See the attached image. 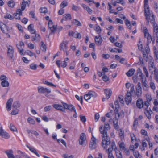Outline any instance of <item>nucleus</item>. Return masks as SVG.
Listing matches in <instances>:
<instances>
[{
	"instance_id": "393cba45",
	"label": "nucleus",
	"mask_w": 158,
	"mask_h": 158,
	"mask_svg": "<svg viewBox=\"0 0 158 158\" xmlns=\"http://www.w3.org/2000/svg\"><path fill=\"white\" fill-rule=\"evenodd\" d=\"M27 146L31 152L35 154L38 157H39L40 156V155L37 153L36 150L35 149L33 148L29 147L28 145H27Z\"/></svg>"
},
{
	"instance_id": "6e6552de",
	"label": "nucleus",
	"mask_w": 158,
	"mask_h": 158,
	"mask_svg": "<svg viewBox=\"0 0 158 158\" xmlns=\"http://www.w3.org/2000/svg\"><path fill=\"white\" fill-rule=\"evenodd\" d=\"M96 138L92 135L89 144V148L91 150L95 149L96 148Z\"/></svg>"
},
{
	"instance_id": "0e129e2a",
	"label": "nucleus",
	"mask_w": 158,
	"mask_h": 158,
	"mask_svg": "<svg viewBox=\"0 0 158 158\" xmlns=\"http://www.w3.org/2000/svg\"><path fill=\"white\" fill-rule=\"evenodd\" d=\"M62 157L64 158H73V156L72 155L69 156L68 154H63Z\"/></svg>"
},
{
	"instance_id": "a19ab883",
	"label": "nucleus",
	"mask_w": 158,
	"mask_h": 158,
	"mask_svg": "<svg viewBox=\"0 0 158 158\" xmlns=\"http://www.w3.org/2000/svg\"><path fill=\"white\" fill-rule=\"evenodd\" d=\"M118 144L120 150L121 151L123 150H124L126 148L125 147V144L124 142H121L120 143L119 142L118 143Z\"/></svg>"
},
{
	"instance_id": "052dcab7",
	"label": "nucleus",
	"mask_w": 158,
	"mask_h": 158,
	"mask_svg": "<svg viewBox=\"0 0 158 158\" xmlns=\"http://www.w3.org/2000/svg\"><path fill=\"white\" fill-rule=\"evenodd\" d=\"M116 154L117 158H123L121 153L120 151H118V152H116Z\"/></svg>"
},
{
	"instance_id": "7ed1b4c3",
	"label": "nucleus",
	"mask_w": 158,
	"mask_h": 158,
	"mask_svg": "<svg viewBox=\"0 0 158 158\" xmlns=\"http://www.w3.org/2000/svg\"><path fill=\"white\" fill-rule=\"evenodd\" d=\"M117 148L114 141H112L111 143V147L109 148L108 149L106 150V152H108V158H114L111 152L113 149L115 150Z\"/></svg>"
},
{
	"instance_id": "7c9ffc66",
	"label": "nucleus",
	"mask_w": 158,
	"mask_h": 158,
	"mask_svg": "<svg viewBox=\"0 0 158 158\" xmlns=\"http://www.w3.org/2000/svg\"><path fill=\"white\" fill-rule=\"evenodd\" d=\"M7 80H5V81H2L1 83V86L2 87H8L9 86V83L7 81Z\"/></svg>"
},
{
	"instance_id": "4be33fe9",
	"label": "nucleus",
	"mask_w": 158,
	"mask_h": 158,
	"mask_svg": "<svg viewBox=\"0 0 158 158\" xmlns=\"http://www.w3.org/2000/svg\"><path fill=\"white\" fill-rule=\"evenodd\" d=\"M106 96V98L108 99L111 96L112 93V91L109 89H106L104 90Z\"/></svg>"
},
{
	"instance_id": "37998d69",
	"label": "nucleus",
	"mask_w": 158,
	"mask_h": 158,
	"mask_svg": "<svg viewBox=\"0 0 158 158\" xmlns=\"http://www.w3.org/2000/svg\"><path fill=\"white\" fill-rule=\"evenodd\" d=\"M88 94L90 97V98H94L97 96L95 93L93 91H90L88 93Z\"/></svg>"
},
{
	"instance_id": "69168bd1",
	"label": "nucleus",
	"mask_w": 158,
	"mask_h": 158,
	"mask_svg": "<svg viewBox=\"0 0 158 158\" xmlns=\"http://www.w3.org/2000/svg\"><path fill=\"white\" fill-rule=\"evenodd\" d=\"M102 80L105 82H107L109 80V77L106 75L102 77Z\"/></svg>"
},
{
	"instance_id": "aec40b11",
	"label": "nucleus",
	"mask_w": 158,
	"mask_h": 158,
	"mask_svg": "<svg viewBox=\"0 0 158 158\" xmlns=\"http://www.w3.org/2000/svg\"><path fill=\"white\" fill-rule=\"evenodd\" d=\"M137 74L138 77L140 78L142 80L146 79L144 75L142 73L141 69L139 68H138L137 69Z\"/></svg>"
},
{
	"instance_id": "4c0bfd02",
	"label": "nucleus",
	"mask_w": 158,
	"mask_h": 158,
	"mask_svg": "<svg viewBox=\"0 0 158 158\" xmlns=\"http://www.w3.org/2000/svg\"><path fill=\"white\" fill-rule=\"evenodd\" d=\"M119 136L121 140H123L124 138V131L120 130V131L119 133Z\"/></svg>"
},
{
	"instance_id": "864d4df0",
	"label": "nucleus",
	"mask_w": 158,
	"mask_h": 158,
	"mask_svg": "<svg viewBox=\"0 0 158 158\" xmlns=\"http://www.w3.org/2000/svg\"><path fill=\"white\" fill-rule=\"evenodd\" d=\"M8 5L9 7L12 8L14 6V2L13 0L9 1L8 2Z\"/></svg>"
},
{
	"instance_id": "1a4fd4ad",
	"label": "nucleus",
	"mask_w": 158,
	"mask_h": 158,
	"mask_svg": "<svg viewBox=\"0 0 158 158\" xmlns=\"http://www.w3.org/2000/svg\"><path fill=\"white\" fill-rule=\"evenodd\" d=\"M144 14L146 17V19L148 20L149 17L152 15V13H151L149 10V8L148 5L144 6Z\"/></svg>"
},
{
	"instance_id": "f03ea898",
	"label": "nucleus",
	"mask_w": 158,
	"mask_h": 158,
	"mask_svg": "<svg viewBox=\"0 0 158 158\" xmlns=\"http://www.w3.org/2000/svg\"><path fill=\"white\" fill-rule=\"evenodd\" d=\"M38 92L40 94H44L46 97L48 96V94L51 93V90L47 88L42 86H38L37 88Z\"/></svg>"
},
{
	"instance_id": "2eb2a0df",
	"label": "nucleus",
	"mask_w": 158,
	"mask_h": 158,
	"mask_svg": "<svg viewBox=\"0 0 158 158\" xmlns=\"http://www.w3.org/2000/svg\"><path fill=\"white\" fill-rule=\"evenodd\" d=\"M52 106L57 110L64 112H65V110L63 108L64 107L60 105L55 104L52 105Z\"/></svg>"
},
{
	"instance_id": "f704fd0d",
	"label": "nucleus",
	"mask_w": 158,
	"mask_h": 158,
	"mask_svg": "<svg viewBox=\"0 0 158 158\" xmlns=\"http://www.w3.org/2000/svg\"><path fill=\"white\" fill-rule=\"evenodd\" d=\"M40 43L41 44V49L43 52H45L46 50V45L44 44L43 41H41Z\"/></svg>"
},
{
	"instance_id": "49530a36",
	"label": "nucleus",
	"mask_w": 158,
	"mask_h": 158,
	"mask_svg": "<svg viewBox=\"0 0 158 158\" xmlns=\"http://www.w3.org/2000/svg\"><path fill=\"white\" fill-rule=\"evenodd\" d=\"M67 2L65 1H64L60 5V6L62 8H64L67 6Z\"/></svg>"
},
{
	"instance_id": "bf43d9fd",
	"label": "nucleus",
	"mask_w": 158,
	"mask_h": 158,
	"mask_svg": "<svg viewBox=\"0 0 158 158\" xmlns=\"http://www.w3.org/2000/svg\"><path fill=\"white\" fill-rule=\"evenodd\" d=\"M142 54L144 59L146 61H148V53L142 52Z\"/></svg>"
},
{
	"instance_id": "5fc2aeb1",
	"label": "nucleus",
	"mask_w": 158,
	"mask_h": 158,
	"mask_svg": "<svg viewBox=\"0 0 158 158\" xmlns=\"http://www.w3.org/2000/svg\"><path fill=\"white\" fill-rule=\"evenodd\" d=\"M94 30L98 33V34H99L101 31V29L100 27L99 26H97L96 27Z\"/></svg>"
},
{
	"instance_id": "f3484780",
	"label": "nucleus",
	"mask_w": 158,
	"mask_h": 158,
	"mask_svg": "<svg viewBox=\"0 0 158 158\" xmlns=\"http://www.w3.org/2000/svg\"><path fill=\"white\" fill-rule=\"evenodd\" d=\"M143 102L141 98H139L137 101L136 105L139 109L142 108L143 107Z\"/></svg>"
},
{
	"instance_id": "4468645a",
	"label": "nucleus",
	"mask_w": 158,
	"mask_h": 158,
	"mask_svg": "<svg viewBox=\"0 0 158 158\" xmlns=\"http://www.w3.org/2000/svg\"><path fill=\"white\" fill-rule=\"evenodd\" d=\"M126 103L128 105L131 101V94L130 92H127L125 98Z\"/></svg>"
},
{
	"instance_id": "dca6fc26",
	"label": "nucleus",
	"mask_w": 158,
	"mask_h": 158,
	"mask_svg": "<svg viewBox=\"0 0 158 158\" xmlns=\"http://www.w3.org/2000/svg\"><path fill=\"white\" fill-rule=\"evenodd\" d=\"M102 39L101 35L98 36H96L95 38V43L97 45L100 46L101 45L102 41Z\"/></svg>"
},
{
	"instance_id": "b1692460",
	"label": "nucleus",
	"mask_w": 158,
	"mask_h": 158,
	"mask_svg": "<svg viewBox=\"0 0 158 158\" xmlns=\"http://www.w3.org/2000/svg\"><path fill=\"white\" fill-rule=\"evenodd\" d=\"M141 88H136V95L138 98L140 97L142 95Z\"/></svg>"
},
{
	"instance_id": "a18cd8bd",
	"label": "nucleus",
	"mask_w": 158,
	"mask_h": 158,
	"mask_svg": "<svg viewBox=\"0 0 158 158\" xmlns=\"http://www.w3.org/2000/svg\"><path fill=\"white\" fill-rule=\"evenodd\" d=\"M27 121L28 122L31 124H34L35 123V121L30 117H29L27 119Z\"/></svg>"
},
{
	"instance_id": "3c124183",
	"label": "nucleus",
	"mask_w": 158,
	"mask_h": 158,
	"mask_svg": "<svg viewBox=\"0 0 158 158\" xmlns=\"http://www.w3.org/2000/svg\"><path fill=\"white\" fill-rule=\"evenodd\" d=\"M25 53L27 54V55H29L31 57L34 56L35 55V53L32 52L31 51L29 50L26 51L25 52Z\"/></svg>"
},
{
	"instance_id": "4d7b16f0",
	"label": "nucleus",
	"mask_w": 158,
	"mask_h": 158,
	"mask_svg": "<svg viewBox=\"0 0 158 158\" xmlns=\"http://www.w3.org/2000/svg\"><path fill=\"white\" fill-rule=\"evenodd\" d=\"M73 23L78 26H81V24L80 22L76 19H74L73 21Z\"/></svg>"
},
{
	"instance_id": "cd10ccee",
	"label": "nucleus",
	"mask_w": 158,
	"mask_h": 158,
	"mask_svg": "<svg viewBox=\"0 0 158 158\" xmlns=\"http://www.w3.org/2000/svg\"><path fill=\"white\" fill-rule=\"evenodd\" d=\"M0 27L2 32L5 33V30L7 29L6 25L1 22H0Z\"/></svg>"
},
{
	"instance_id": "20e7f679",
	"label": "nucleus",
	"mask_w": 158,
	"mask_h": 158,
	"mask_svg": "<svg viewBox=\"0 0 158 158\" xmlns=\"http://www.w3.org/2000/svg\"><path fill=\"white\" fill-rule=\"evenodd\" d=\"M110 128V126L108 123L105 124L104 126L103 127V126H101L99 128V131L101 134L102 135H104L106 133V135H107V131Z\"/></svg>"
},
{
	"instance_id": "39448f33",
	"label": "nucleus",
	"mask_w": 158,
	"mask_h": 158,
	"mask_svg": "<svg viewBox=\"0 0 158 158\" xmlns=\"http://www.w3.org/2000/svg\"><path fill=\"white\" fill-rule=\"evenodd\" d=\"M68 42L66 41H63L60 45V49L61 51H63L64 52L66 53V55H68V54L67 51V46Z\"/></svg>"
},
{
	"instance_id": "603ef678",
	"label": "nucleus",
	"mask_w": 158,
	"mask_h": 158,
	"mask_svg": "<svg viewBox=\"0 0 158 158\" xmlns=\"http://www.w3.org/2000/svg\"><path fill=\"white\" fill-rule=\"evenodd\" d=\"M40 12L42 13H46L47 12V10L46 8H41L39 9Z\"/></svg>"
},
{
	"instance_id": "680f3d73",
	"label": "nucleus",
	"mask_w": 158,
	"mask_h": 158,
	"mask_svg": "<svg viewBox=\"0 0 158 158\" xmlns=\"http://www.w3.org/2000/svg\"><path fill=\"white\" fill-rule=\"evenodd\" d=\"M44 83L48 85L56 87V86L55 85L53 84L52 83L49 82L47 81H46L44 82Z\"/></svg>"
},
{
	"instance_id": "c9c22d12",
	"label": "nucleus",
	"mask_w": 158,
	"mask_h": 158,
	"mask_svg": "<svg viewBox=\"0 0 158 158\" xmlns=\"http://www.w3.org/2000/svg\"><path fill=\"white\" fill-rule=\"evenodd\" d=\"M146 116L147 117L148 119H150L151 118V113H152V111L150 110V111L148 110H146L145 112Z\"/></svg>"
},
{
	"instance_id": "f257e3e1",
	"label": "nucleus",
	"mask_w": 158,
	"mask_h": 158,
	"mask_svg": "<svg viewBox=\"0 0 158 158\" xmlns=\"http://www.w3.org/2000/svg\"><path fill=\"white\" fill-rule=\"evenodd\" d=\"M102 146L104 149H106L111 144L110 138L108 136V135H106V133H105L104 135H102Z\"/></svg>"
},
{
	"instance_id": "9d476101",
	"label": "nucleus",
	"mask_w": 158,
	"mask_h": 158,
	"mask_svg": "<svg viewBox=\"0 0 158 158\" xmlns=\"http://www.w3.org/2000/svg\"><path fill=\"white\" fill-rule=\"evenodd\" d=\"M7 55L8 57L11 59H12L13 57L14 53V49L13 47L10 45L7 46Z\"/></svg>"
},
{
	"instance_id": "e2e57ef3",
	"label": "nucleus",
	"mask_w": 158,
	"mask_h": 158,
	"mask_svg": "<svg viewBox=\"0 0 158 158\" xmlns=\"http://www.w3.org/2000/svg\"><path fill=\"white\" fill-rule=\"evenodd\" d=\"M148 44L151 43L152 41V37L151 35H149L147 37Z\"/></svg>"
},
{
	"instance_id": "6ab92c4d",
	"label": "nucleus",
	"mask_w": 158,
	"mask_h": 158,
	"mask_svg": "<svg viewBox=\"0 0 158 158\" xmlns=\"http://www.w3.org/2000/svg\"><path fill=\"white\" fill-rule=\"evenodd\" d=\"M13 100L12 98L9 99L6 103V108L8 111H9L11 110V106Z\"/></svg>"
},
{
	"instance_id": "338daca9",
	"label": "nucleus",
	"mask_w": 158,
	"mask_h": 158,
	"mask_svg": "<svg viewBox=\"0 0 158 158\" xmlns=\"http://www.w3.org/2000/svg\"><path fill=\"white\" fill-rule=\"evenodd\" d=\"M143 33L145 37H146V36H148L149 35V34L148 32V31L147 28L143 30Z\"/></svg>"
},
{
	"instance_id": "58836bf2",
	"label": "nucleus",
	"mask_w": 158,
	"mask_h": 158,
	"mask_svg": "<svg viewBox=\"0 0 158 158\" xmlns=\"http://www.w3.org/2000/svg\"><path fill=\"white\" fill-rule=\"evenodd\" d=\"M10 129L13 132H17V130L15 126L13 124H11L10 126Z\"/></svg>"
},
{
	"instance_id": "bb28decb",
	"label": "nucleus",
	"mask_w": 158,
	"mask_h": 158,
	"mask_svg": "<svg viewBox=\"0 0 158 158\" xmlns=\"http://www.w3.org/2000/svg\"><path fill=\"white\" fill-rule=\"evenodd\" d=\"M153 27L154 33L156 35L157 37L158 35V26L156 23L153 25Z\"/></svg>"
},
{
	"instance_id": "9b49d317",
	"label": "nucleus",
	"mask_w": 158,
	"mask_h": 158,
	"mask_svg": "<svg viewBox=\"0 0 158 158\" xmlns=\"http://www.w3.org/2000/svg\"><path fill=\"white\" fill-rule=\"evenodd\" d=\"M62 104L64 109H67L71 111H72L75 109L74 106L72 105H68L64 102H62Z\"/></svg>"
},
{
	"instance_id": "13d9d810",
	"label": "nucleus",
	"mask_w": 158,
	"mask_h": 158,
	"mask_svg": "<svg viewBox=\"0 0 158 158\" xmlns=\"http://www.w3.org/2000/svg\"><path fill=\"white\" fill-rule=\"evenodd\" d=\"M146 79L143 80H142L141 82L142 84V85L143 86V87H145L146 88H148V85L146 83Z\"/></svg>"
},
{
	"instance_id": "774afa93",
	"label": "nucleus",
	"mask_w": 158,
	"mask_h": 158,
	"mask_svg": "<svg viewBox=\"0 0 158 158\" xmlns=\"http://www.w3.org/2000/svg\"><path fill=\"white\" fill-rule=\"evenodd\" d=\"M142 52L149 53V48L148 45H147L145 47V50H144Z\"/></svg>"
},
{
	"instance_id": "5701e85b",
	"label": "nucleus",
	"mask_w": 158,
	"mask_h": 158,
	"mask_svg": "<svg viewBox=\"0 0 158 158\" xmlns=\"http://www.w3.org/2000/svg\"><path fill=\"white\" fill-rule=\"evenodd\" d=\"M63 16V17L61 20V23H63V20H71V15L69 14H65Z\"/></svg>"
},
{
	"instance_id": "c03bdc74",
	"label": "nucleus",
	"mask_w": 158,
	"mask_h": 158,
	"mask_svg": "<svg viewBox=\"0 0 158 158\" xmlns=\"http://www.w3.org/2000/svg\"><path fill=\"white\" fill-rule=\"evenodd\" d=\"M19 111V110L18 109H14L13 108V110L11 112V114L13 115H16L18 113Z\"/></svg>"
},
{
	"instance_id": "423d86ee",
	"label": "nucleus",
	"mask_w": 158,
	"mask_h": 158,
	"mask_svg": "<svg viewBox=\"0 0 158 158\" xmlns=\"http://www.w3.org/2000/svg\"><path fill=\"white\" fill-rule=\"evenodd\" d=\"M0 136L5 139H8L10 137L9 134L5 131L2 128V127L0 124Z\"/></svg>"
},
{
	"instance_id": "de8ad7c7",
	"label": "nucleus",
	"mask_w": 158,
	"mask_h": 158,
	"mask_svg": "<svg viewBox=\"0 0 158 158\" xmlns=\"http://www.w3.org/2000/svg\"><path fill=\"white\" fill-rule=\"evenodd\" d=\"M51 109L52 106H47L44 107V111L45 112H47L50 110Z\"/></svg>"
},
{
	"instance_id": "6e6d98bb",
	"label": "nucleus",
	"mask_w": 158,
	"mask_h": 158,
	"mask_svg": "<svg viewBox=\"0 0 158 158\" xmlns=\"http://www.w3.org/2000/svg\"><path fill=\"white\" fill-rule=\"evenodd\" d=\"M80 118L81 121L83 123H85L86 121V119L85 116H83L81 115H80Z\"/></svg>"
},
{
	"instance_id": "8fccbe9b",
	"label": "nucleus",
	"mask_w": 158,
	"mask_h": 158,
	"mask_svg": "<svg viewBox=\"0 0 158 158\" xmlns=\"http://www.w3.org/2000/svg\"><path fill=\"white\" fill-rule=\"evenodd\" d=\"M143 70L144 73L145 74L146 77H149V73L148 71V70L147 68H146L145 66H143Z\"/></svg>"
},
{
	"instance_id": "473e14b6",
	"label": "nucleus",
	"mask_w": 158,
	"mask_h": 158,
	"mask_svg": "<svg viewBox=\"0 0 158 158\" xmlns=\"http://www.w3.org/2000/svg\"><path fill=\"white\" fill-rule=\"evenodd\" d=\"M20 104L18 101L15 102L13 104L12 107L14 109H17L20 107Z\"/></svg>"
},
{
	"instance_id": "79ce46f5",
	"label": "nucleus",
	"mask_w": 158,
	"mask_h": 158,
	"mask_svg": "<svg viewBox=\"0 0 158 158\" xmlns=\"http://www.w3.org/2000/svg\"><path fill=\"white\" fill-rule=\"evenodd\" d=\"M114 128L115 129H118L119 128V126L118 124V120L117 119H115L113 121Z\"/></svg>"
},
{
	"instance_id": "0eeeda50",
	"label": "nucleus",
	"mask_w": 158,
	"mask_h": 158,
	"mask_svg": "<svg viewBox=\"0 0 158 158\" xmlns=\"http://www.w3.org/2000/svg\"><path fill=\"white\" fill-rule=\"evenodd\" d=\"M5 153L7 155L8 158H21L18 155H16L15 156L13 154V152L12 150L10 149L5 151Z\"/></svg>"
},
{
	"instance_id": "09e8293b",
	"label": "nucleus",
	"mask_w": 158,
	"mask_h": 158,
	"mask_svg": "<svg viewBox=\"0 0 158 158\" xmlns=\"http://www.w3.org/2000/svg\"><path fill=\"white\" fill-rule=\"evenodd\" d=\"M146 101L150 102L152 99V98L151 95L149 94H147L146 95Z\"/></svg>"
},
{
	"instance_id": "a878e982",
	"label": "nucleus",
	"mask_w": 158,
	"mask_h": 158,
	"mask_svg": "<svg viewBox=\"0 0 158 158\" xmlns=\"http://www.w3.org/2000/svg\"><path fill=\"white\" fill-rule=\"evenodd\" d=\"M156 70V68L155 67L154 63L153 62H150L149 64V71L152 70V69Z\"/></svg>"
},
{
	"instance_id": "a211bd4d",
	"label": "nucleus",
	"mask_w": 158,
	"mask_h": 158,
	"mask_svg": "<svg viewBox=\"0 0 158 158\" xmlns=\"http://www.w3.org/2000/svg\"><path fill=\"white\" fill-rule=\"evenodd\" d=\"M22 9H18L16 11V13H15L14 15V17L16 19H20V15H22Z\"/></svg>"
},
{
	"instance_id": "c756f323",
	"label": "nucleus",
	"mask_w": 158,
	"mask_h": 158,
	"mask_svg": "<svg viewBox=\"0 0 158 158\" xmlns=\"http://www.w3.org/2000/svg\"><path fill=\"white\" fill-rule=\"evenodd\" d=\"M135 69H131L126 73V74L128 77H130L132 76L135 72Z\"/></svg>"
},
{
	"instance_id": "412c9836",
	"label": "nucleus",
	"mask_w": 158,
	"mask_h": 158,
	"mask_svg": "<svg viewBox=\"0 0 158 158\" xmlns=\"http://www.w3.org/2000/svg\"><path fill=\"white\" fill-rule=\"evenodd\" d=\"M153 50L155 60L158 62V51L155 46L153 47Z\"/></svg>"
},
{
	"instance_id": "ddd939ff",
	"label": "nucleus",
	"mask_w": 158,
	"mask_h": 158,
	"mask_svg": "<svg viewBox=\"0 0 158 158\" xmlns=\"http://www.w3.org/2000/svg\"><path fill=\"white\" fill-rule=\"evenodd\" d=\"M86 140V136L85 134L82 133L81 134L79 139V144L80 145H83L84 144Z\"/></svg>"
},
{
	"instance_id": "f8f14e48",
	"label": "nucleus",
	"mask_w": 158,
	"mask_h": 158,
	"mask_svg": "<svg viewBox=\"0 0 158 158\" xmlns=\"http://www.w3.org/2000/svg\"><path fill=\"white\" fill-rule=\"evenodd\" d=\"M48 27L51 31V33H50V34L51 33H54L55 32L56 29V27L55 25H53L52 22L51 20L49 21Z\"/></svg>"
},
{
	"instance_id": "c85d7f7f",
	"label": "nucleus",
	"mask_w": 158,
	"mask_h": 158,
	"mask_svg": "<svg viewBox=\"0 0 158 158\" xmlns=\"http://www.w3.org/2000/svg\"><path fill=\"white\" fill-rule=\"evenodd\" d=\"M149 19L150 20L151 23L153 25L154 24V23H156L155 22V19L154 17V15L152 14V15H151L149 17L148 19V20H147L148 21L147 22V23L148 25L149 24Z\"/></svg>"
},
{
	"instance_id": "2f4dec72",
	"label": "nucleus",
	"mask_w": 158,
	"mask_h": 158,
	"mask_svg": "<svg viewBox=\"0 0 158 158\" xmlns=\"http://www.w3.org/2000/svg\"><path fill=\"white\" fill-rule=\"evenodd\" d=\"M33 24H30L28 27V29L31 32V34H35L36 32V31L34 29L33 27H32Z\"/></svg>"
},
{
	"instance_id": "e433bc0d",
	"label": "nucleus",
	"mask_w": 158,
	"mask_h": 158,
	"mask_svg": "<svg viewBox=\"0 0 158 158\" xmlns=\"http://www.w3.org/2000/svg\"><path fill=\"white\" fill-rule=\"evenodd\" d=\"M29 68L33 70H36L37 69V65L32 63L29 65Z\"/></svg>"
},
{
	"instance_id": "ea45409f",
	"label": "nucleus",
	"mask_w": 158,
	"mask_h": 158,
	"mask_svg": "<svg viewBox=\"0 0 158 158\" xmlns=\"http://www.w3.org/2000/svg\"><path fill=\"white\" fill-rule=\"evenodd\" d=\"M154 78L156 81L158 82V71L154 69Z\"/></svg>"
},
{
	"instance_id": "72a5a7b5",
	"label": "nucleus",
	"mask_w": 158,
	"mask_h": 158,
	"mask_svg": "<svg viewBox=\"0 0 158 158\" xmlns=\"http://www.w3.org/2000/svg\"><path fill=\"white\" fill-rule=\"evenodd\" d=\"M32 41H33L35 40L39 41L40 39V37L39 34H35V37H34L33 36H32Z\"/></svg>"
}]
</instances>
